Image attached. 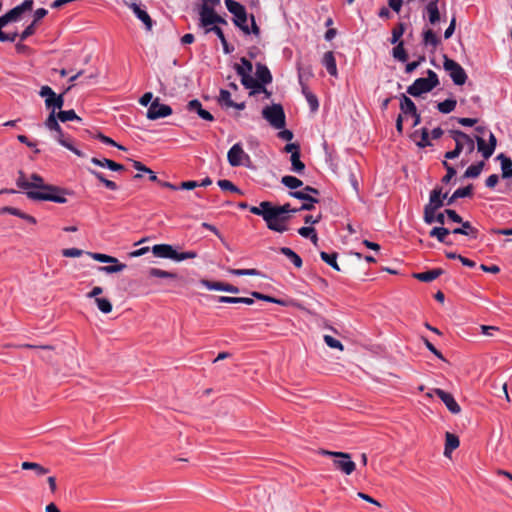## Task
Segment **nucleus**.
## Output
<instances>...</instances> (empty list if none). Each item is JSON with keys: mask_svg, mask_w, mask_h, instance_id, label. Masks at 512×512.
I'll use <instances>...</instances> for the list:
<instances>
[{"mask_svg": "<svg viewBox=\"0 0 512 512\" xmlns=\"http://www.w3.org/2000/svg\"><path fill=\"white\" fill-rule=\"evenodd\" d=\"M31 189L26 195L31 200L52 201L55 203H66L67 199L63 196L64 191L57 186L45 184L44 179L36 173L29 178Z\"/></svg>", "mask_w": 512, "mask_h": 512, "instance_id": "obj_1", "label": "nucleus"}, {"mask_svg": "<svg viewBox=\"0 0 512 512\" xmlns=\"http://www.w3.org/2000/svg\"><path fill=\"white\" fill-rule=\"evenodd\" d=\"M249 209L251 213L263 218L268 229L278 233L288 230L286 222L289 221L290 216H283L280 208L270 201H262L259 206H252Z\"/></svg>", "mask_w": 512, "mask_h": 512, "instance_id": "obj_2", "label": "nucleus"}, {"mask_svg": "<svg viewBox=\"0 0 512 512\" xmlns=\"http://www.w3.org/2000/svg\"><path fill=\"white\" fill-rule=\"evenodd\" d=\"M34 1L33 0H25L20 5L14 7L6 14L0 17V42H14L18 37L17 32H4L3 28L9 22L18 21L20 16L26 12L31 11L33 8Z\"/></svg>", "mask_w": 512, "mask_h": 512, "instance_id": "obj_3", "label": "nucleus"}, {"mask_svg": "<svg viewBox=\"0 0 512 512\" xmlns=\"http://www.w3.org/2000/svg\"><path fill=\"white\" fill-rule=\"evenodd\" d=\"M45 127L52 133L53 138L63 147L73 152L78 157H84L85 155L78 150L71 142L70 137L66 136L62 128L60 127L58 120L56 119V113H50L45 120Z\"/></svg>", "mask_w": 512, "mask_h": 512, "instance_id": "obj_4", "label": "nucleus"}, {"mask_svg": "<svg viewBox=\"0 0 512 512\" xmlns=\"http://www.w3.org/2000/svg\"><path fill=\"white\" fill-rule=\"evenodd\" d=\"M438 85V75L433 70L429 69L427 71V77L416 79L413 84L407 88V93L413 97H418L423 93L432 91Z\"/></svg>", "mask_w": 512, "mask_h": 512, "instance_id": "obj_5", "label": "nucleus"}, {"mask_svg": "<svg viewBox=\"0 0 512 512\" xmlns=\"http://www.w3.org/2000/svg\"><path fill=\"white\" fill-rule=\"evenodd\" d=\"M152 253L155 257L172 259L177 262L197 257V253L195 251H186L179 253L173 248V246L169 244L154 245L152 247Z\"/></svg>", "mask_w": 512, "mask_h": 512, "instance_id": "obj_6", "label": "nucleus"}, {"mask_svg": "<svg viewBox=\"0 0 512 512\" xmlns=\"http://www.w3.org/2000/svg\"><path fill=\"white\" fill-rule=\"evenodd\" d=\"M322 454L334 457L333 465L335 469L346 475L352 474L356 469V464L351 460L349 453L323 450Z\"/></svg>", "mask_w": 512, "mask_h": 512, "instance_id": "obj_7", "label": "nucleus"}, {"mask_svg": "<svg viewBox=\"0 0 512 512\" xmlns=\"http://www.w3.org/2000/svg\"><path fill=\"white\" fill-rule=\"evenodd\" d=\"M262 116L275 129H282L286 124L284 109L280 104L266 106L262 110Z\"/></svg>", "mask_w": 512, "mask_h": 512, "instance_id": "obj_8", "label": "nucleus"}, {"mask_svg": "<svg viewBox=\"0 0 512 512\" xmlns=\"http://www.w3.org/2000/svg\"><path fill=\"white\" fill-rule=\"evenodd\" d=\"M443 68L448 72L455 85L461 86L465 84L467 80V74L458 62L444 55Z\"/></svg>", "mask_w": 512, "mask_h": 512, "instance_id": "obj_9", "label": "nucleus"}, {"mask_svg": "<svg viewBox=\"0 0 512 512\" xmlns=\"http://www.w3.org/2000/svg\"><path fill=\"white\" fill-rule=\"evenodd\" d=\"M39 95L45 98V107L50 113H56V109H61L64 105V94H56L50 86H42Z\"/></svg>", "mask_w": 512, "mask_h": 512, "instance_id": "obj_10", "label": "nucleus"}, {"mask_svg": "<svg viewBox=\"0 0 512 512\" xmlns=\"http://www.w3.org/2000/svg\"><path fill=\"white\" fill-rule=\"evenodd\" d=\"M311 194L318 195L319 190L312 186H305L303 191H294L290 192V196L303 200L304 203L301 205L300 209L311 211L315 208V204L319 202V200L313 197Z\"/></svg>", "mask_w": 512, "mask_h": 512, "instance_id": "obj_11", "label": "nucleus"}, {"mask_svg": "<svg viewBox=\"0 0 512 512\" xmlns=\"http://www.w3.org/2000/svg\"><path fill=\"white\" fill-rule=\"evenodd\" d=\"M240 61L241 64H235L234 68L241 78V84L244 87H258L257 80L251 76L253 70L252 63L245 57H242Z\"/></svg>", "mask_w": 512, "mask_h": 512, "instance_id": "obj_12", "label": "nucleus"}, {"mask_svg": "<svg viewBox=\"0 0 512 512\" xmlns=\"http://www.w3.org/2000/svg\"><path fill=\"white\" fill-rule=\"evenodd\" d=\"M227 160L232 167L247 166L250 162V156L243 150L240 143H236L229 149Z\"/></svg>", "mask_w": 512, "mask_h": 512, "instance_id": "obj_13", "label": "nucleus"}, {"mask_svg": "<svg viewBox=\"0 0 512 512\" xmlns=\"http://www.w3.org/2000/svg\"><path fill=\"white\" fill-rule=\"evenodd\" d=\"M171 114L172 108L169 105L161 104L159 98H156L148 108L146 116L150 120H157L170 116Z\"/></svg>", "mask_w": 512, "mask_h": 512, "instance_id": "obj_14", "label": "nucleus"}, {"mask_svg": "<svg viewBox=\"0 0 512 512\" xmlns=\"http://www.w3.org/2000/svg\"><path fill=\"white\" fill-rule=\"evenodd\" d=\"M475 140L477 143L478 152H480L485 159L490 158L493 155L497 145V139L495 135L492 132H489L488 144H486L485 140L480 136H476Z\"/></svg>", "mask_w": 512, "mask_h": 512, "instance_id": "obj_15", "label": "nucleus"}, {"mask_svg": "<svg viewBox=\"0 0 512 512\" xmlns=\"http://www.w3.org/2000/svg\"><path fill=\"white\" fill-rule=\"evenodd\" d=\"M247 19H248L247 12H244L240 16H238L236 18H233V23L238 28H240L245 34L253 33L255 35H259L260 34V28L256 24L254 15L253 14L250 15L251 29L247 25Z\"/></svg>", "mask_w": 512, "mask_h": 512, "instance_id": "obj_16", "label": "nucleus"}, {"mask_svg": "<svg viewBox=\"0 0 512 512\" xmlns=\"http://www.w3.org/2000/svg\"><path fill=\"white\" fill-rule=\"evenodd\" d=\"M199 26L203 27L205 31L215 25L217 13L213 7L201 5L199 10Z\"/></svg>", "mask_w": 512, "mask_h": 512, "instance_id": "obj_17", "label": "nucleus"}, {"mask_svg": "<svg viewBox=\"0 0 512 512\" xmlns=\"http://www.w3.org/2000/svg\"><path fill=\"white\" fill-rule=\"evenodd\" d=\"M447 193H443L442 187L436 186L429 195V201L424 206L430 209L438 210L443 207L446 203Z\"/></svg>", "mask_w": 512, "mask_h": 512, "instance_id": "obj_18", "label": "nucleus"}, {"mask_svg": "<svg viewBox=\"0 0 512 512\" xmlns=\"http://www.w3.org/2000/svg\"><path fill=\"white\" fill-rule=\"evenodd\" d=\"M433 392L442 400V402L451 413L459 414L461 412L459 404L456 402L451 393L439 388L434 389Z\"/></svg>", "mask_w": 512, "mask_h": 512, "instance_id": "obj_19", "label": "nucleus"}, {"mask_svg": "<svg viewBox=\"0 0 512 512\" xmlns=\"http://www.w3.org/2000/svg\"><path fill=\"white\" fill-rule=\"evenodd\" d=\"M450 137L455 141V145H458V142L461 143V140L465 141L467 144V153H472L475 149V141L468 134L462 132L461 130H450Z\"/></svg>", "mask_w": 512, "mask_h": 512, "instance_id": "obj_20", "label": "nucleus"}, {"mask_svg": "<svg viewBox=\"0 0 512 512\" xmlns=\"http://www.w3.org/2000/svg\"><path fill=\"white\" fill-rule=\"evenodd\" d=\"M127 6L134 12L136 17L143 22L147 31H151L153 27V20L149 14L140 8L136 3H129Z\"/></svg>", "mask_w": 512, "mask_h": 512, "instance_id": "obj_21", "label": "nucleus"}, {"mask_svg": "<svg viewBox=\"0 0 512 512\" xmlns=\"http://www.w3.org/2000/svg\"><path fill=\"white\" fill-rule=\"evenodd\" d=\"M461 227L454 228L451 230V233L453 234H462L467 236L469 239H477L479 235V230L472 226V224L469 221H463L460 222Z\"/></svg>", "mask_w": 512, "mask_h": 512, "instance_id": "obj_22", "label": "nucleus"}, {"mask_svg": "<svg viewBox=\"0 0 512 512\" xmlns=\"http://www.w3.org/2000/svg\"><path fill=\"white\" fill-rule=\"evenodd\" d=\"M105 263H111L110 266H99L97 270L107 274L117 273L123 271L126 268V264L120 263L117 258L107 255Z\"/></svg>", "mask_w": 512, "mask_h": 512, "instance_id": "obj_23", "label": "nucleus"}, {"mask_svg": "<svg viewBox=\"0 0 512 512\" xmlns=\"http://www.w3.org/2000/svg\"><path fill=\"white\" fill-rule=\"evenodd\" d=\"M438 3L439 0H430L424 9L431 25H436L441 19Z\"/></svg>", "mask_w": 512, "mask_h": 512, "instance_id": "obj_24", "label": "nucleus"}, {"mask_svg": "<svg viewBox=\"0 0 512 512\" xmlns=\"http://www.w3.org/2000/svg\"><path fill=\"white\" fill-rule=\"evenodd\" d=\"M187 109L191 112H196L199 115V117L202 118L203 120H206V121L214 120L213 115L209 111L203 109L201 102L197 99H193V100L189 101L187 104Z\"/></svg>", "mask_w": 512, "mask_h": 512, "instance_id": "obj_25", "label": "nucleus"}, {"mask_svg": "<svg viewBox=\"0 0 512 512\" xmlns=\"http://www.w3.org/2000/svg\"><path fill=\"white\" fill-rule=\"evenodd\" d=\"M441 43L440 38L436 35V33L427 28L422 32V44L425 47H432L433 50L437 48V46Z\"/></svg>", "mask_w": 512, "mask_h": 512, "instance_id": "obj_26", "label": "nucleus"}, {"mask_svg": "<svg viewBox=\"0 0 512 512\" xmlns=\"http://www.w3.org/2000/svg\"><path fill=\"white\" fill-rule=\"evenodd\" d=\"M256 78L258 82L262 84H270L272 82V74L268 67L262 63L256 64V72H255Z\"/></svg>", "mask_w": 512, "mask_h": 512, "instance_id": "obj_27", "label": "nucleus"}, {"mask_svg": "<svg viewBox=\"0 0 512 512\" xmlns=\"http://www.w3.org/2000/svg\"><path fill=\"white\" fill-rule=\"evenodd\" d=\"M473 194V185L469 184L465 187L458 188L454 193L448 197L446 205H452L458 198L470 197Z\"/></svg>", "mask_w": 512, "mask_h": 512, "instance_id": "obj_28", "label": "nucleus"}, {"mask_svg": "<svg viewBox=\"0 0 512 512\" xmlns=\"http://www.w3.org/2000/svg\"><path fill=\"white\" fill-rule=\"evenodd\" d=\"M210 32H214L217 37L219 38V40L221 41V44L223 46V51L225 54H230L234 51V47L233 46H230L226 40V37L223 33V30L218 26V25H214L212 26L211 28H208L205 33L208 34Z\"/></svg>", "mask_w": 512, "mask_h": 512, "instance_id": "obj_29", "label": "nucleus"}, {"mask_svg": "<svg viewBox=\"0 0 512 512\" xmlns=\"http://www.w3.org/2000/svg\"><path fill=\"white\" fill-rule=\"evenodd\" d=\"M322 64L325 66V68L327 69V72L331 76H337L338 72H337L336 59H335L332 51H328V52L324 53L323 59H322Z\"/></svg>", "mask_w": 512, "mask_h": 512, "instance_id": "obj_30", "label": "nucleus"}, {"mask_svg": "<svg viewBox=\"0 0 512 512\" xmlns=\"http://www.w3.org/2000/svg\"><path fill=\"white\" fill-rule=\"evenodd\" d=\"M451 233V230L445 227H434L430 230L429 236L436 238L439 242L446 245H452V242L447 241V236Z\"/></svg>", "mask_w": 512, "mask_h": 512, "instance_id": "obj_31", "label": "nucleus"}, {"mask_svg": "<svg viewBox=\"0 0 512 512\" xmlns=\"http://www.w3.org/2000/svg\"><path fill=\"white\" fill-rule=\"evenodd\" d=\"M400 110L405 115L416 114V105L415 103L407 97L405 94L400 95Z\"/></svg>", "mask_w": 512, "mask_h": 512, "instance_id": "obj_32", "label": "nucleus"}, {"mask_svg": "<svg viewBox=\"0 0 512 512\" xmlns=\"http://www.w3.org/2000/svg\"><path fill=\"white\" fill-rule=\"evenodd\" d=\"M91 162L93 164L101 166V167H107L108 169H110L112 171H123L125 169V167L123 165L116 163L115 161L107 159V158L98 159L96 157H93L91 159Z\"/></svg>", "mask_w": 512, "mask_h": 512, "instance_id": "obj_33", "label": "nucleus"}, {"mask_svg": "<svg viewBox=\"0 0 512 512\" xmlns=\"http://www.w3.org/2000/svg\"><path fill=\"white\" fill-rule=\"evenodd\" d=\"M442 274H443V270L440 268H437V269H432V270H429L426 272L415 273L413 275V277L422 282H431V281L435 280L436 278H438Z\"/></svg>", "mask_w": 512, "mask_h": 512, "instance_id": "obj_34", "label": "nucleus"}, {"mask_svg": "<svg viewBox=\"0 0 512 512\" xmlns=\"http://www.w3.org/2000/svg\"><path fill=\"white\" fill-rule=\"evenodd\" d=\"M445 448H444V455L449 456L450 453L457 449L459 447L460 441L459 438L452 434L447 432L445 436Z\"/></svg>", "mask_w": 512, "mask_h": 512, "instance_id": "obj_35", "label": "nucleus"}, {"mask_svg": "<svg viewBox=\"0 0 512 512\" xmlns=\"http://www.w3.org/2000/svg\"><path fill=\"white\" fill-rule=\"evenodd\" d=\"M497 159L501 162L502 177L512 178V160L504 154H499Z\"/></svg>", "mask_w": 512, "mask_h": 512, "instance_id": "obj_36", "label": "nucleus"}, {"mask_svg": "<svg viewBox=\"0 0 512 512\" xmlns=\"http://www.w3.org/2000/svg\"><path fill=\"white\" fill-rule=\"evenodd\" d=\"M300 151H293L290 157L292 168L291 170L295 173L302 174L305 170V164L300 159Z\"/></svg>", "mask_w": 512, "mask_h": 512, "instance_id": "obj_37", "label": "nucleus"}, {"mask_svg": "<svg viewBox=\"0 0 512 512\" xmlns=\"http://www.w3.org/2000/svg\"><path fill=\"white\" fill-rule=\"evenodd\" d=\"M225 5L228 11L233 14V18H236L246 12V8L235 0H225Z\"/></svg>", "mask_w": 512, "mask_h": 512, "instance_id": "obj_38", "label": "nucleus"}, {"mask_svg": "<svg viewBox=\"0 0 512 512\" xmlns=\"http://www.w3.org/2000/svg\"><path fill=\"white\" fill-rule=\"evenodd\" d=\"M280 253L285 255L297 268L302 267V259L298 254H296L292 249L288 247H282L280 248Z\"/></svg>", "mask_w": 512, "mask_h": 512, "instance_id": "obj_39", "label": "nucleus"}, {"mask_svg": "<svg viewBox=\"0 0 512 512\" xmlns=\"http://www.w3.org/2000/svg\"><path fill=\"white\" fill-rule=\"evenodd\" d=\"M21 468L23 470H33L36 475L42 476L49 472V470L42 465L35 463V462H22Z\"/></svg>", "mask_w": 512, "mask_h": 512, "instance_id": "obj_40", "label": "nucleus"}, {"mask_svg": "<svg viewBox=\"0 0 512 512\" xmlns=\"http://www.w3.org/2000/svg\"><path fill=\"white\" fill-rule=\"evenodd\" d=\"M89 172L95 178H97L101 183H103L105 185V187L108 188L109 190H112V191L118 190V185L114 181L106 179L103 173L93 170V169H89Z\"/></svg>", "mask_w": 512, "mask_h": 512, "instance_id": "obj_41", "label": "nucleus"}, {"mask_svg": "<svg viewBox=\"0 0 512 512\" xmlns=\"http://www.w3.org/2000/svg\"><path fill=\"white\" fill-rule=\"evenodd\" d=\"M56 119L60 120L63 123L67 122V121H73V120L82 121V119L75 113V111L73 109L57 112Z\"/></svg>", "mask_w": 512, "mask_h": 512, "instance_id": "obj_42", "label": "nucleus"}, {"mask_svg": "<svg viewBox=\"0 0 512 512\" xmlns=\"http://www.w3.org/2000/svg\"><path fill=\"white\" fill-rule=\"evenodd\" d=\"M393 57L400 61V62H406L408 59V54L404 48V43L399 42L392 50Z\"/></svg>", "mask_w": 512, "mask_h": 512, "instance_id": "obj_43", "label": "nucleus"}, {"mask_svg": "<svg viewBox=\"0 0 512 512\" xmlns=\"http://www.w3.org/2000/svg\"><path fill=\"white\" fill-rule=\"evenodd\" d=\"M483 167H484V162H482V161H481V162H478L477 164L470 165V166L466 169V171H465V173H464L463 177H464V178H476V177H478V176L480 175V173L482 172Z\"/></svg>", "mask_w": 512, "mask_h": 512, "instance_id": "obj_44", "label": "nucleus"}, {"mask_svg": "<svg viewBox=\"0 0 512 512\" xmlns=\"http://www.w3.org/2000/svg\"><path fill=\"white\" fill-rule=\"evenodd\" d=\"M281 183L290 189H297L303 185L302 180L290 175L283 176Z\"/></svg>", "mask_w": 512, "mask_h": 512, "instance_id": "obj_45", "label": "nucleus"}, {"mask_svg": "<svg viewBox=\"0 0 512 512\" xmlns=\"http://www.w3.org/2000/svg\"><path fill=\"white\" fill-rule=\"evenodd\" d=\"M148 276L149 277H157V278H169V279L177 278L176 273L164 271L159 268H150L148 271Z\"/></svg>", "mask_w": 512, "mask_h": 512, "instance_id": "obj_46", "label": "nucleus"}, {"mask_svg": "<svg viewBox=\"0 0 512 512\" xmlns=\"http://www.w3.org/2000/svg\"><path fill=\"white\" fill-rule=\"evenodd\" d=\"M320 257L321 259L327 263L329 266H331L333 269L337 270V271H340V267L338 266V263H337V253H327V252H324L322 251L320 253Z\"/></svg>", "mask_w": 512, "mask_h": 512, "instance_id": "obj_47", "label": "nucleus"}, {"mask_svg": "<svg viewBox=\"0 0 512 512\" xmlns=\"http://www.w3.org/2000/svg\"><path fill=\"white\" fill-rule=\"evenodd\" d=\"M456 104L457 102L455 99H446L445 101L438 103L437 108L441 113L448 114L455 109Z\"/></svg>", "mask_w": 512, "mask_h": 512, "instance_id": "obj_48", "label": "nucleus"}, {"mask_svg": "<svg viewBox=\"0 0 512 512\" xmlns=\"http://www.w3.org/2000/svg\"><path fill=\"white\" fill-rule=\"evenodd\" d=\"M405 24L400 22L392 29L391 43L396 44L401 42L400 38L403 36L405 32Z\"/></svg>", "mask_w": 512, "mask_h": 512, "instance_id": "obj_49", "label": "nucleus"}, {"mask_svg": "<svg viewBox=\"0 0 512 512\" xmlns=\"http://www.w3.org/2000/svg\"><path fill=\"white\" fill-rule=\"evenodd\" d=\"M218 102L221 106L230 108L234 105V101L231 99V94L228 90L221 89L219 93Z\"/></svg>", "mask_w": 512, "mask_h": 512, "instance_id": "obj_50", "label": "nucleus"}, {"mask_svg": "<svg viewBox=\"0 0 512 512\" xmlns=\"http://www.w3.org/2000/svg\"><path fill=\"white\" fill-rule=\"evenodd\" d=\"M217 184L223 191H230L233 193L242 194V191L237 186H235L230 180L221 179L218 180Z\"/></svg>", "mask_w": 512, "mask_h": 512, "instance_id": "obj_51", "label": "nucleus"}, {"mask_svg": "<svg viewBox=\"0 0 512 512\" xmlns=\"http://www.w3.org/2000/svg\"><path fill=\"white\" fill-rule=\"evenodd\" d=\"M16 185L22 190L26 192L31 189V185L29 184V178L26 177L23 171L18 172V177L16 179Z\"/></svg>", "mask_w": 512, "mask_h": 512, "instance_id": "obj_52", "label": "nucleus"}, {"mask_svg": "<svg viewBox=\"0 0 512 512\" xmlns=\"http://www.w3.org/2000/svg\"><path fill=\"white\" fill-rule=\"evenodd\" d=\"M200 283L208 290L224 291V282L202 279Z\"/></svg>", "mask_w": 512, "mask_h": 512, "instance_id": "obj_53", "label": "nucleus"}, {"mask_svg": "<svg viewBox=\"0 0 512 512\" xmlns=\"http://www.w3.org/2000/svg\"><path fill=\"white\" fill-rule=\"evenodd\" d=\"M95 302L97 304V307L98 309L105 313V314H108L112 311V304L111 302L106 299V298H96L95 299Z\"/></svg>", "mask_w": 512, "mask_h": 512, "instance_id": "obj_54", "label": "nucleus"}, {"mask_svg": "<svg viewBox=\"0 0 512 512\" xmlns=\"http://www.w3.org/2000/svg\"><path fill=\"white\" fill-rule=\"evenodd\" d=\"M437 210L424 207L423 220L426 224H432L436 222Z\"/></svg>", "mask_w": 512, "mask_h": 512, "instance_id": "obj_55", "label": "nucleus"}, {"mask_svg": "<svg viewBox=\"0 0 512 512\" xmlns=\"http://www.w3.org/2000/svg\"><path fill=\"white\" fill-rule=\"evenodd\" d=\"M229 272L236 276H258L260 274L257 269H230Z\"/></svg>", "mask_w": 512, "mask_h": 512, "instance_id": "obj_56", "label": "nucleus"}, {"mask_svg": "<svg viewBox=\"0 0 512 512\" xmlns=\"http://www.w3.org/2000/svg\"><path fill=\"white\" fill-rule=\"evenodd\" d=\"M257 83H258V87L257 86L256 87H245L246 89H251L249 94L252 96V95L259 94V93H264L266 98H270L272 93L265 88L266 84L261 85V83L258 81H257Z\"/></svg>", "mask_w": 512, "mask_h": 512, "instance_id": "obj_57", "label": "nucleus"}, {"mask_svg": "<svg viewBox=\"0 0 512 512\" xmlns=\"http://www.w3.org/2000/svg\"><path fill=\"white\" fill-rule=\"evenodd\" d=\"M443 166L445 167L447 173L442 178V182L447 184L450 180L456 175V170L453 166H451L447 161H443Z\"/></svg>", "mask_w": 512, "mask_h": 512, "instance_id": "obj_58", "label": "nucleus"}, {"mask_svg": "<svg viewBox=\"0 0 512 512\" xmlns=\"http://www.w3.org/2000/svg\"><path fill=\"white\" fill-rule=\"evenodd\" d=\"M324 342L330 348L343 350L342 343L330 335H324Z\"/></svg>", "mask_w": 512, "mask_h": 512, "instance_id": "obj_59", "label": "nucleus"}, {"mask_svg": "<svg viewBox=\"0 0 512 512\" xmlns=\"http://www.w3.org/2000/svg\"><path fill=\"white\" fill-rule=\"evenodd\" d=\"M97 139H99L102 143L104 144H107V145H111V146H114V147H117L118 149L120 150H126V148L118 143H116L113 139H111L110 137L108 136H105L104 134L102 133H99L97 134L96 136Z\"/></svg>", "mask_w": 512, "mask_h": 512, "instance_id": "obj_60", "label": "nucleus"}, {"mask_svg": "<svg viewBox=\"0 0 512 512\" xmlns=\"http://www.w3.org/2000/svg\"><path fill=\"white\" fill-rule=\"evenodd\" d=\"M422 340L429 351H431L440 360L446 361L443 354L438 349H436V347L427 338L422 337Z\"/></svg>", "mask_w": 512, "mask_h": 512, "instance_id": "obj_61", "label": "nucleus"}, {"mask_svg": "<svg viewBox=\"0 0 512 512\" xmlns=\"http://www.w3.org/2000/svg\"><path fill=\"white\" fill-rule=\"evenodd\" d=\"M431 142L429 141V131L427 128L421 129V140L417 143V146L424 148L430 146Z\"/></svg>", "mask_w": 512, "mask_h": 512, "instance_id": "obj_62", "label": "nucleus"}, {"mask_svg": "<svg viewBox=\"0 0 512 512\" xmlns=\"http://www.w3.org/2000/svg\"><path fill=\"white\" fill-rule=\"evenodd\" d=\"M84 254V251L78 248H66L62 250L64 257H80Z\"/></svg>", "mask_w": 512, "mask_h": 512, "instance_id": "obj_63", "label": "nucleus"}, {"mask_svg": "<svg viewBox=\"0 0 512 512\" xmlns=\"http://www.w3.org/2000/svg\"><path fill=\"white\" fill-rule=\"evenodd\" d=\"M35 30H36V24L34 22H32L30 25H28L24 31L18 35L20 37V40L21 41H24L26 40L29 36L33 35L35 33Z\"/></svg>", "mask_w": 512, "mask_h": 512, "instance_id": "obj_64", "label": "nucleus"}]
</instances>
